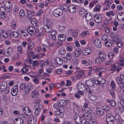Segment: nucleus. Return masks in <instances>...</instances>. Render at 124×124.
<instances>
[{"instance_id": "f257e3e1", "label": "nucleus", "mask_w": 124, "mask_h": 124, "mask_svg": "<svg viewBox=\"0 0 124 124\" xmlns=\"http://www.w3.org/2000/svg\"><path fill=\"white\" fill-rule=\"evenodd\" d=\"M106 121L108 124H114V118L112 114L109 113L106 115Z\"/></svg>"}, {"instance_id": "f03ea898", "label": "nucleus", "mask_w": 124, "mask_h": 124, "mask_svg": "<svg viewBox=\"0 0 124 124\" xmlns=\"http://www.w3.org/2000/svg\"><path fill=\"white\" fill-rule=\"evenodd\" d=\"M53 14L54 16L56 17L60 16L63 14V11L62 9L58 8L55 9Z\"/></svg>"}, {"instance_id": "7ed1b4c3", "label": "nucleus", "mask_w": 124, "mask_h": 124, "mask_svg": "<svg viewBox=\"0 0 124 124\" xmlns=\"http://www.w3.org/2000/svg\"><path fill=\"white\" fill-rule=\"evenodd\" d=\"M23 111L26 115L29 116L32 115V112L30 108L28 107H25L23 109Z\"/></svg>"}, {"instance_id": "20e7f679", "label": "nucleus", "mask_w": 124, "mask_h": 124, "mask_svg": "<svg viewBox=\"0 0 124 124\" xmlns=\"http://www.w3.org/2000/svg\"><path fill=\"white\" fill-rule=\"evenodd\" d=\"M27 30L31 36H34L36 34V30L35 28L33 27L28 26L27 28Z\"/></svg>"}, {"instance_id": "39448f33", "label": "nucleus", "mask_w": 124, "mask_h": 124, "mask_svg": "<svg viewBox=\"0 0 124 124\" xmlns=\"http://www.w3.org/2000/svg\"><path fill=\"white\" fill-rule=\"evenodd\" d=\"M13 50L12 48L9 47L4 51L5 54L6 56H10L13 53Z\"/></svg>"}, {"instance_id": "423d86ee", "label": "nucleus", "mask_w": 124, "mask_h": 124, "mask_svg": "<svg viewBox=\"0 0 124 124\" xmlns=\"http://www.w3.org/2000/svg\"><path fill=\"white\" fill-rule=\"evenodd\" d=\"M18 86L16 85L14 86L13 88L11 89V93L14 96L17 95L18 93Z\"/></svg>"}, {"instance_id": "0eeeda50", "label": "nucleus", "mask_w": 124, "mask_h": 124, "mask_svg": "<svg viewBox=\"0 0 124 124\" xmlns=\"http://www.w3.org/2000/svg\"><path fill=\"white\" fill-rule=\"evenodd\" d=\"M93 43L97 48H99L101 46V43L100 39H94L93 42Z\"/></svg>"}, {"instance_id": "6e6552de", "label": "nucleus", "mask_w": 124, "mask_h": 124, "mask_svg": "<svg viewBox=\"0 0 124 124\" xmlns=\"http://www.w3.org/2000/svg\"><path fill=\"white\" fill-rule=\"evenodd\" d=\"M49 64V61L47 60H42L40 61L39 63V65L42 67H45L46 65H48Z\"/></svg>"}, {"instance_id": "1a4fd4ad", "label": "nucleus", "mask_w": 124, "mask_h": 124, "mask_svg": "<svg viewBox=\"0 0 124 124\" xmlns=\"http://www.w3.org/2000/svg\"><path fill=\"white\" fill-rule=\"evenodd\" d=\"M92 53V49L89 47L85 48L83 52V54L86 56L91 54Z\"/></svg>"}, {"instance_id": "9d476101", "label": "nucleus", "mask_w": 124, "mask_h": 124, "mask_svg": "<svg viewBox=\"0 0 124 124\" xmlns=\"http://www.w3.org/2000/svg\"><path fill=\"white\" fill-rule=\"evenodd\" d=\"M74 119L75 122L78 124H81L82 121L81 117L78 115L74 116Z\"/></svg>"}, {"instance_id": "9b49d317", "label": "nucleus", "mask_w": 124, "mask_h": 124, "mask_svg": "<svg viewBox=\"0 0 124 124\" xmlns=\"http://www.w3.org/2000/svg\"><path fill=\"white\" fill-rule=\"evenodd\" d=\"M72 106L74 112L76 114L79 113L80 110L78 105L77 104L73 103Z\"/></svg>"}, {"instance_id": "f8f14e48", "label": "nucleus", "mask_w": 124, "mask_h": 124, "mask_svg": "<svg viewBox=\"0 0 124 124\" xmlns=\"http://www.w3.org/2000/svg\"><path fill=\"white\" fill-rule=\"evenodd\" d=\"M7 84L6 82L3 81L0 84V89L1 92L3 91V90L6 89L7 87Z\"/></svg>"}, {"instance_id": "ddd939ff", "label": "nucleus", "mask_w": 124, "mask_h": 124, "mask_svg": "<svg viewBox=\"0 0 124 124\" xmlns=\"http://www.w3.org/2000/svg\"><path fill=\"white\" fill-rule=\"evenodd\" d=\"M69 31L70 32L71 36L74 38L78 34V31L76 30L70 29Z\"/></svg>"}, {"instance_id": "4468645a", "label": "nucleus", "mask_w": 124, "mask_h": 124, "mask_svg": "<svg viewBox=\"0 0 124 124\" xmlns=\"http://www.w3.org/2000/svg\"><path fill=\"white\" fill-rule=\"evenodd\" d=\"M14 122L15 124H23L24 122L23 120L20 118H15Z\"/></svg>"}, {"instance_id": "2eb2a0df", "label": "nucleus", "mask_w": 124, "mask_h": 124, "mask_svg": "<svg viewBox=\"0 0 124 124\" xmlns=\"http://www.w3.org/2000/svg\"><path fill=\"white\" fill-rule=\"evenodd\" d=\"M106 102L108 103L111 106L114 107L116 104V103L115 101L113 100H110L109 99H107L106 100Z\"/></svg>"}, {"instance_id": "dca6fc26", "label": "nucleus", "mask_w": 124, "mask_h": 124, "mask_svg": "<svg viewBox=\"0 0 124 124\" xmlns=\"http://www.w3.org/2000/svg\"><path fill=\"white\" fill-rule=\"evenodd\" d=\"M94 21L97 23H100L102 20V18L100 16L95 15L94 17Z\"/></svg>"}, {"instance_id": "f3484780", "label": "nucleus", "mask_w": 124, "mask_h": 124, "mask_svg": "<svg viewBox=\"0 0 124 124\" xmlns=\"http://www.w3.org/2000/svg\"><path fill=\"white\" fill-rule=\"evenodd\" d=\"M106 55L105 53H101L99 55V57L100 58V60L101 62H103L105 61L106 59Z\"/></svg>"}, {"instance_id": "a211bd4d", "label": "nucleus", "mask_w": 124, "mask_h": 124, "mask_svg": "<svg viewBox=\"0 0 124 124\" xmlns=\"http://www.w3.org/2000/svg\"><path fill=\"white\" fill-rule=\"evenodd\" d=\"M58 38L59 40L61 41H65L66 39V36L65 34H60L58 35Z\"/></svg>"}, {"instance_id": "6ab92c4d", "label": "nucleus", "mask_w": 124, "mask_h": 124, "mask_svg": "<svg viewBox=\"0 0 124 124\" xmlns=\"http://www.w3.org/2000/svg\"><path fill=\"white\" fill-rule=\"evenodd\" d=\"M85 17L87 21H90L92 19V15L90 12H87L85 15Z\"/></svg>"}, {"instance_id": "aec40b11", "label": "nucleus", "mask_w": 124, "mask_h": 124, "mask_svg": "<svg viewBox=\"0 0 124 124\" xmlns=\"http://www.w3.org/2000/svg\"><path fill=\"white\" fill-rule=\"evenodd\" d=\"M76 10V8L74 5H71L69 6V11L71 13L75 12Z\"/></svg>"}, {"instance_id": "412c9836", "label": "nucleus", "mask_w": 124, "mask_h": 124, "mask_svg": "<svg viewBox=\"0 0 124 124\" xmlns=\"http://www.w3.org/2000/svg\"><path fill=\"white\" fill-rule=\"evenodd\" d=\"M85 84L87 86L89 87H91L94 85V82L90 80H87L85 81Z\"/></svg>"}, {"instance_id": "4be33fe9", "label": "nucleus", "mask_w": 124, "mask_h": 124, "mask_svg": "<svg viewBox=\"0 0 124 124\" xmlns=\"http://www.w3.org/2000/svg\"><path fill=\"white\" fill-rule=\"evenodd\" d=\"M85 89L86 93L89 94L88 95H91L94 92V89H93V88L88 87L86 88Z\"/></svg>"}, {"instance_id": "5701e85b", "label": "nucleus", "mask_w": 124, "mask_h": 124, "mask_svg": "<svg viewBox=\"0 0 124 124\" xmlns=\"http://www.w3.org/2000/svg\"><path fill=\"white\" fill-rule=\"evenodd\" d=\"M116 79L117 83L119 86L121 88L123 87L124 86V85L122 83L121 77H120V78L118 77H116Z\"/></svg>"}, {"instance_id": "b1692460", "label": "nucleus", "mask_w": 124, "mask_h": 124, "mask_svg": "<svg viewBox=\"0 0 124 124\" xmlns=\"http://www.w3.org/2000/svg\"><path fill=\"white\" fill-rule=\"evenodd\" d=\"M96 110L97 113L99 115L102 116L104 114V112L102 109L101 107V108H97Z\"/></svg>"}, {"instance_id": "393cba45", "label": "nucleus", "mask_w": 124, "mask_h": 124, "mask_svg": "<svg viewBox=\"0 0 124 124\" xmlns=\"http://www.w3.org/2000/svg\"><path fill=\"white\" fill-rule=\"evenodd\" d=\"M117 17L119 20H124V13L122 12L119 13L117 16Z\"/></svg>"}, {"instance_id": "a878e982", "label": "nucleus", "mask_w": 124, "mask_h": 124, "mask_svg": "<svg viewBox=\"0 0 124 124\" xmlns=\"http://www.w3.org/2000/svg\"><path fill=\"white\" fill-rule=\"evenodd\" d=\"M77 85L78 88L82 90H85L86 88L84 85L81 82H78Z\"/></svg>"}, {"instance_id": "bb28decb", "label": "nucleus", "mask_w": 124, "mask_h": 124, "mask_svg": "<svg viewBox=\"0 0 124 124\" xmlns=\"http://www.w3.org/2000/svg\"><path fill=\"white\" fill-rule=\"evenodd\" d=\"M84 73L85 72L83 70H81L78 72L76 76L77 78L78 79L81 78Z\"/></svg>"}, {"instance_id": "cd10ccee", "label": "nucleus", "mask_w": 124, "mask_h": 124, "mask_svg": "<svg viewBox=\"0 0 124 124\" xmlns=\"http://www.w3.org/2000/svg\"><path fill=\"white\" fill-rule=\"evenodd\" d=\"M54 115L57 116L59 117H62L63 116V115L62 112L60 111H56L54 112Z\"/></svg>"}, {"instance_id": "c85d7f7f", "label": "nucleus", "mask_w": 124, "mask_h": 124, "mask_svg": "<svg viewBox=\"0 0 124 124\" xmlns=\"http://www.w3.org/2000/svg\"><path fill=\"white\" fill-rule=\"evenodd\" d=\"M1 33L2 34V36L3 38L5 39H7L8 37V34L7 33V32L3 30H1Z\"/></svg>"}, {"instance_id": "c756f323", "label": "nucleus", "mask_w": 124, "mask_h": 124, "mask_svg": "<svg viewBox=\"0 0 124 124\" xmlns=\"http://www.w3.org/2000/svg\"><path fill=\"white\" fill-rule=\"evenodd\" d=\"M42 52H48L49 47L43 44L42 45Z\"/></svg>"}, {"instance_id": "7c9ffc66", "label": "nucleus", "mask_w": 124, "mask_h": 124, "mask_svg": "<svg viewBox=\"0 0 124 124\" xmlns=\"http://www.w3.org/2000/svg\"><path fill=\"white\" fill-rule=\"evenodd\" d=\"M43 29L47 32H50L51 31V27L50 25H45L43 26Z\"/></svg>"}, {"instance_id": "2f4dec72", "label": "nucleus", "mask_w": 124, "mask_h": 124, "mask_svg": "<svg viewBox=\"0 0 124 124\" xmlns=\"http://www.w3.org/2000/svg\"><path fill=\"white\" fill-rule=\"evenodd\" d=\"M35 46L34 43L32 42H29L27 46V49L28 50H32Z\"/></svg>"}, {"instance_id": "473e14b6", "label": "nucleus", "mask_w": 124, "mask_h": 124, "mask_svg": "<svg viewBox=\"0 0 124 124\" xmlns=\"http://www.w3.org/2000/svg\"><path fill=\"white\" fill-rule=\"evenodd\" d=\"M27 121L29 124H34L36 123V120L31 118L28 119Z\"/></svg>"}, {"instance_id": "72a5a7b5", "label": "nucleus", "mask_w": 124, "mask_h": 124, "mask_svg": "<svg viewBox=\"0 0 124 124\" xmlns=\"http://www.w3.org/2000/svg\"><path fill=\"white\" fill-rule=\"evenodd\" d=\"M31 95L32 97L38 98L39 96V93L36 91L32 92L31 93Z\"/></svg>"}, {"instance_id": "f704fd0d", "label": "nucleus", "mask_w": 124, "mask_h": 124, "mask_svg": "<svg viewBox=\"0 0 124 124\" xmlns=\"http://www.w3.org/2000/svg\"><path fill=\"white\" fill-rule=\"evenodd\" d=\"M33 89V86L31 84H29L25 88V90L26 91L29 93L31 90H32Z\"/></svg>"}, {"instance_id": "c9c22d12", "label": "nucleus", "mask_w": 124, "mask_h": 124, "mask_svg": "<svg viewBox=\"0 0 124 124\" xmlns=\"http://www.w3.org/2000/svg\"><path fill=\"white\" fill-rule=\"evenodd\" d=\"M56 62L59 65H62V64L63 61L62 59L59 57H57L55 59Z\"/></svg>"}, {"instance_id": "e433bc0d", "label": "nucleus", "mask_w": 124, "mask_h": 124, "mask_svg": "<svg viewBox=\"0 0 124 124\" xmlns=\"http://www.w3.org/2000/svg\"><path fill=\"white\" fill-rule=\"evenodd\" d=\"M26 13L27 14V18L28 19H31L32 17L33 16L32 14L31 11L28 9L27 10Z\"/></svg>"}, {"instance_id": "4c0bfd02", "label": "nucleus", "mask_w": 124, "mask_h": 124, "mask_svg": "<svg viewBox=\"0 0 124 124\" xmlns=\"http://www.w3.org/2000/svg\"><path fill=\"white\" fill-rule=\"evenodd\" d=\"M43 106L41 104H38L34 106L33 108L34 109L38 110H40L43 108Z\"/></svg>"}, {"instance_id": "58836bf2", "label": "nucleus", "mask_w": 124, "mask_h": 124, "mask_svg": "<svg viewBox=\"0 0 124 124\" xmlns=\"http://www.w3.org/2000/svg\"><path fill=\"white\" fill-rule=\"evenodd\" d=\"M117 64L120 66H124V57L118 61Z\"/></svg>"}, {"instance_id": "ea45409f", "label": "nucleus", "mask_w": 124, "mask_h": 124, "mask_svg": "<svg viewBox=\"0 0 124 124\" xmlns=\"http://www.w3.org/2000/svg\"><path fill=\"white\" fill-rule=\"evenodd\" d=\"M88 97L89 99L92 101H95L97 99L96 96L95 95H88Z\"/></svg>"}, {"instance_id": "a19ab883", "label": "nucleus", "mask_w": 124, "mask_h": 124, "mask_svg": "<svg viewBox=\"0 0 124 124\" xmlns=\"http://www.w3.org/2000/svg\"><path fill=\"white\" fill-rule=\"evenodd\" d=\"M17 51L21 54H23L24 52V51L23 50V48L21 46H17Z\"/></svg>"}, {"instance_id": "79ce46f5", "label": "nucleus", "mask_w": 124, "mask_h": 124, "mask_svg": "<svg viewBox=\"0 0 124 124\" xmlns=\"http://www.w3.org/2000/svg\"><path fill=\"white\" fill-rule=\"evenodd\" d=\"M112 0H108L107 1V6L105 8H104V10H106L109 9L110 7V5L112 4Z\"/></svg>"}, {"instance_id": "37998d69", "label": "nucleus", "mask_w": 124, "mask_h": 124, "mask_svg": "<svg viewBox=\"0 0 124 124\" xmlns=\"http://www.w3.org/2000/svg\"><path fill=\"white\" fill-rule=\"evenodd\" d=\"M113 44L112 42L110 40L108 39L106 42L105 44L106 46L109 47L112 46Z\"/></svg>"}, {"instance_id": "c03bdc74", "label": "nucleus", "mask_w": 124, "mask_h": 124, "mask_svg": "<svg viewBox=\"0 0 124 124\" xmlns=\"http://www.w3.org/2000/svg\"><path fill=\"white\" fill-rule=\"evenodd\" d=\"M26 84L24 82L21 83L20 86V89L21 90H24L26 92V91L25 90V88H26Z\"/></svg>"}, {"instance_id": "a18cd8bd", "label": "nucleus", "mask_w": 124, "mask_h": 124, "mask_svg": "<svg viewBox=\"0 0 124 124\" xmlns=\"http://www.w3.org/2000/svg\"><path fill=\"white\" fill-rule=\"evenodd\" d=\"M7 6L6 7V8L9 9V10H8V11L9 12L10 11V9L11 7V3L8 1H7L6 2V4L5 5V6Z\"/></svg>"}, {"instance_id": "49530a36", "label": "nucleus", "mask_w": 124, "mask_h": 124, "mask_svg": "<svg viewBox=\"0 0 124 124\" xmlns=\"http://www.w3.org/2000/svg\"><path fill=\"white\" fill-rule=\"evenodd\" d=\"M87 12L84 9H82L79 11V13L82 16H85Z\"/></svg>"}, {"instance_id": "de8ad7c7", "label": "nucleus", "mask_w": 124, "mask_h": 124, "mask_svg": "<svg viewBox=\"0 0 124 124\" xmlns=\"http://www.w3.org/2000/svg\"><path fill=\"white\" fill-rule=\"evenodd\" d=\"M115 120L117 122H119L121 119L120 116L118 114H116L115 116Z\"/></svg>"}, {"instance_id": "09e8293b", "label": "nucleus", "mask_w": 124, "mask_h": 124, "mask_svg": "<svg viewBox=\"0 0 124 124\" xmlns=\"http://www.w3.org/2000/svg\"><path fill=\"white\" fill-rule=\"evenodd\" d=\"M19 16L21 18L23 17L25 15L24 11L23 9H21L19 12Z\"/></svg>"}, {"instance_id": "8fccbe9b", "label": "nucleus", "mask_w": 124, "mask_h": 124, "mask_svg": "<svg viewBox=\"0 0 124 124\" xmlns=\"http://www.w3.org/2000/svg\"><path fill=\"white\" fill-rule=\"evenodd\" d=\"M31 50H27V54L28 56H31L34 54V52L33 51Z\"/></svg>"}, {"instance_id": "3c124183", "label": "nucleus", "mask_w": 124, "mask_h": 124, "mask_svg": "<svg viewBox=\"0 0 124 124\" xmlns=\"http://www.w3.org/2000/svg\"><path fill=\"white\" fill-rule=\"evenodd\" d=\"M102 109L106 111H108L110 109V107L107 105H104L101 107Z\"/></svg>"}, {"instance_id": "603ef678", "label": "nucleus", "mask_w": 124, "mask_h": 124, "mask_svg": "<svg viewBox=\"0 0 124 124\" xmlns=\"http://www.w3.org/2000/svg\"><path fill=\"white\" fill-rule=\"evenodd\" d=\"M20 31L21 33V34L24 37L27 36L28 33V32L27 31H23L21 30Z\"/></svg>"}, {"instance_id": "864d4df0", "label": "nucleus", "mask_w": 124, "mask_h": 124, "mask_svg": "<svg viewBox=\"0 0 124 124\" xmlns=\"http://www.w3.org/2000/svg\"><path fill=\"white\" fill-rule=\"evenodd\" d=\"M81 51L78 49H77L74 52L75 56L77 57H78L80 55Z\"/></svg>"}, {"instance_id": "5fc2aeb1", "label": "nucleus", "mask_w": 124, "mask_h": 124, "mask_svg": "<svg viewBox=\"0 0 124 124\" xmlns=\"http://www.w3.org/2000/svg\"><path fill=\"white\" fill-rule=\"evenodd\" d=\"M114 12L113 11H109L106 13V15L107 16L110 17L111 15L112 16H114Z\"/></svg>"}, {"instance_id": "6e6d98bb", "label": "nucleus", "mask_w": 124, "mask_h": 124, "mask_svg": "<svg viewBox=\"0 0 124 124\" xmlns=\"http://www.w3.org/2000/svg\"><path fill=\"white\" fill-rule=\"evenodd\" d=\"M123 44L121 40L120 39L119 40H117L116 43L117 47L119 48L122 47L123 46Z\"/></svg>"}, {"instance_id": "4d7b16f0", "label": "nucleus", "mask_w": 124, "mask_h": 124, "mask_svg": "<svg viewBox=\"0 0 124 124\" xmlns=\"http://www.w3.org/2000/svg\"><path fill=\"white\" fill-rule=\"evenodd\" d=\"M110 94L113 98H115L116 96V94H115V91L112 89H111L110 91Z\"/></svg>"}, {"instance_id": "13d9d810", "label": "nucleus", "mask_w": 124, "mask_h": 124, "mask_svg": "<svg viewBox=\"0 0 124 124\" xmlns=\"http://www.w3.org/2000/svg\"><path fill=\"white\" fill-rule=\"evenodd\" d=\"M105 28V31L107 33H109L110 32L111 30V27L109 26L103 27Z\"/></svg>"}, {"instance_id": "bf43d9fd", "label": "nucleus", "mask_w": 124, "mask_h": 124, "mask_svg": "<svg viewBox=\"0 0 124 124\" xmlns=\"http://www.w3.org/2000/svg\"><path fill=\"white\" fill-rule=\"evenodd\" d=\"M107 56L108 58L110 59V60H112L114 57V54L112 52H110L108 54Z\"/></svg>"}, {"instance_id": "052dcab7", "label": "nucleus", "mask_w": 124, "mask_h": 124, "mask_svg": "<svg viewBox=\"0 0 124 124\" xmlns=\"http://www.w3.org/2000/svg\"><path fill=\"white\" fill-rule=\"evenodd\" d=\"M90 61L89 59H87L86 60L83 59L81 62V63L83 65H86L88 63V61Z\"/></svg>"}, {"instance_id": "680f3d73", "label": "nucleus", "mask_w": 124, "mask_h": 124, "mask_svg": "<svg viewBox=\"0 0 124 124\" xmlns=\"http://www.w3.org/2000/svg\"><path fill=\"white\" fill-rule=\"evenodd\" d=\"M112 42L113 44H114L116 42L117 39L116 36L114 35L111 36V39H110Z\"/></svg>"}, {"instance_id": "e2e57ef3", "label": "nucleus", "mask_w": 124, "mask_h": 124, "mask_svg": "<svg viewBox=\"0 0 124 124\" xmlns=\"http://www.w3.org/2000/svg\"><path fill=\"white\" fill-rule=\"evenodd\" d=\"M62 8V9L65 12L67 11L68 9L69 10V7L66 4H63Z\"/></svg>"}, {"instance_id": "0e129e2a", "label": "nucleus", "mask_w": 124, "mask_h": 124, "mask_svg": "<svg viewBox=\"0 0 124 124\" xmlns=\"http://www.w3.org/2000/svg\"><path fill=\"white\" fill-rule=\"evenodd\" d=\"M89 32L88 31H85L81 33V35L83 37H85L89 35Z\"/></svg>"}, {"instance_id": "69168bd1", "label": "nucleus", "mask_w": 124, "mask_h": 124, "mask_svg": "<svg viewBox=\"0 0 124 124\" xmlns=\"http://www.w3.org/2000/svg\"><path fill=\"white\" fill-rule=\"evenodd\" d=\"M89 124H96V120L94 119H91L89 121Z\"/></svg>"}, {"instance_id": "338daca9", "label": "nucleus", "mask_w": 124, "mask_h": 124, "mask_svg": "<svg viewBox=\"0 0 124 124\" xmlns=\"http://www.w3.org/2000/svg\"><path fill=\"white\" fill-rule=\"evenodd\" d=\"M29 70V69H26L25 67H23L21 69V72L22 73H25L27 72Z\"/></svg>"}, {"instance_id": "774afa93", "label": "nucleus", "mask_w": 124, "mask_h": 124, "mask_svg": "<svg viewBox=\"0 0 124 124\" xmlns=\"http://www.w3.org/2000/svg\"><path fill=\"white\" fill-rule=\"evenodd\" d=\"M113 61L112 60H107L105 63V65L107 66H108L113 63Z\"/></svg>"}]
</instances>
